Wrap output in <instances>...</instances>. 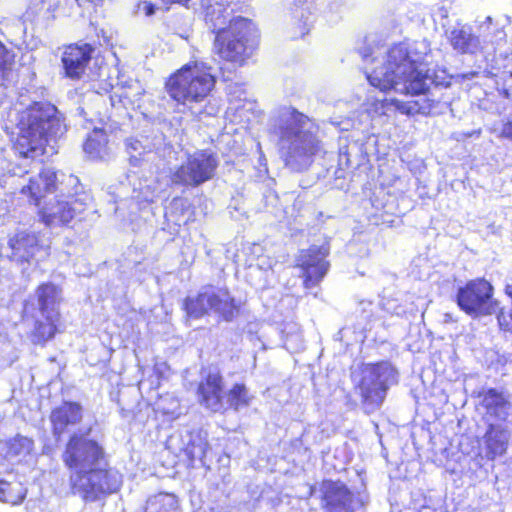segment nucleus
<instances>
[{"instance_id": "1", "label": "nucleus", "mask_w": 512, "mask_h": 512, "mask_svg": "<svg viewBox=\"0 0 512 512\" xmlns=\"http://www.w3.org/2000/svg\"><path fill=\"white\" fill-rule=\"evenodd\" d=\"M422 57L412 52L409 44L399 43L391 47L381 61L371 58V64L379 63L366 71L371 86L380 91L393 89L396 92L420 96L417 100L401 101L384 97L378 99L381 113L386 114L394 109L406 115H429L437 105L435 100L425 94L432 85H444L433 70L421 61Z\"/></svg>"}, {"instance_id": "2", "label": "nucleus", "mask_w": 512, "mask_h": 512, "mask_svg": "<svg viewBox=\"0 0 512 512\" xmlns=\"http://www.w3.org/2000/svg\"><path fill=\"white\" fill-rule=\"evenodd\" d=\"M62 460L70 471L72 492L85 501H96L121 487L122 475L109 467L104 449L92 439L71 436Z\"/></svg>"}, {"instance_id": "3", "label": "nucleus", "mask_w": 512, "mask_h": 512, "mask_svg": "<svg viewBox=\"0 0 512 512\" xmlns=\"http://www.w3.org/2000/svg\"><path fill=\"white\" fill-rule=\"evenodd\" d=\"M269 129L277 138L279 153L293 171L310 167L322 150L316 122L293 107H282L270 119Z\"/></svg>"}, {"instance_id": "4", "label": "nucleus", "mask_w": 512, "mask_h": 512, "mask_svg": "<svg viewBox=\"0 0 512 512\" xmlns=\"http://www.w3.org/2000/svg\"><path fill=\"white\" fill-rule=\"evenodd\" d=\"M16 124L19 131L14 149L30 159L47 153L49 141L62 137L67 130L63 114L48 102H37L21 111Z\"/></svg>"}, {"instance_id": "5", "label": "nucleus", "mask_w": 512, "mask_h": 512, "mask_svg": "<svg viewBox=\"0 0 512 512\" xmlns=\"http://www.w3.org/2000/svg\"><path fill=\"white\" fill-rule=\"evenodd\" d=\"M234 0L216 1L208 11V19L216 32L214 49L223 60L243 64L255 48L254 24L243 17L229 19Z\"/></svg>"}, {"instance_id": "6", "label": "nucleus", "mask_w": 512, "mask_h": 512, "mask_svg": "<svg viewBox=\"0 0 512 512\" xmlns=\"http://www.w3.org/2000/svg\"><path fill=\"white\" fill-rule=\"evenodd\" d=\"M211 68L203 62L192 61L171 74L165 82L168 96L181 106V112L189 111L195 116L202 114L198 108L215 86Z\"/></svg>"}, {"instance_id": "7", "label": "nucleus", "mask_w": 512, "mask_h": 512, "mask_svg": "<svg viewBox=\"0 0 512 512\" xmlns=\"http://www.w3.org/2000/svg\"><path fill=\"white\" fill-rule=\"evenodd\" d=\"M396 381L397 372L390 363L365 365L358 384L365 410L373 412L378 409L386 397L389 386Z\"/></svg>"}, {"instance_id": "8", "label": "nucleus", "mask_w": 512, "mask_h": 512, "mask_svg": "<svg viewBox=\"0 0 512 512\" xmlns=\"http://www.w3.org/2000/svg\"><path fill=\"white\" fill-rule=\"evenodd\" d=\"M184 308L189 317L198 319L210 313L230 321L238 312L234 298L226 289L203 287L195 296L185 299Z\"/></svg>"}, {"instance_id": "9", "label": "nucleus", "mask_w": 512, "mask_h": 512, "mask_svg": "<svg viewBox=\"0 0 512 512\" xmlns=\"http://www.w3.org/2000/svg\"><path fill=\"white\" fill-rule=\"evenodd\" d=\"M219 161L211 150H197L188 154L186 161L171 174V181L176 185L198 187L215 175Z\"/></svg>"}, {"instance_id": "10", "label": "nucleus", "mask_w": 512, "mask_h": 512, "mask_svg": "<svg viewBox=\"0 0 512 512\" xmlns=\"http://www.w3.org/2000/svg\"><path fill=\"white\" fill-rule=\"evenodd\" d=\"M493 287L484 279L469 281L458 289L457 304L470 316L491 315L498 310V303L492 299Z\"/></svg>"}, {"instance_id": "11", "label": "nucleus", "mask_w": 512, "mask_h": 512, "mask_svg": "<svg viewBox=\"0 0 512 512\" xmlns=\"http://www.w3.org/2000/svg\"><path fill=\"white\" fill-rule=\"evenodd\" d=\"M87 200V195H70L63 199H57L54 202L50 200L39 212L41 220L50 227L66 224L86 210L88 206Z\"/></svg>"}, {"instance_id": "12", "label": "nucleus", "mask_w": 512, "mask_h": 512, "mask_svg": "<svg viewBox=\"0 0 512 512\" xmlns=\"http://www.w3.org/2000/svg\"><path fill=\"white\" fill-rule=\"evenodd\" d=\"M328 254L329 247L327 245H313L300 252L297 263L303 270L304 284L307 288L315 286L326 275L329 268V263L326 261Z\"/></svg>"}, {"instance_id": "13", "label": "nucleus", "mask_w": 512, "mask_h": 512, "mask_svg": "<svg viewBox=\"0 0 512 512\" xmlns=\"http://www.w3.org/2000/svg\"><path fill=\"white\" fill-rule=\"evenodd\" d=\"M199 402L212 412L224 410L223 383L220 372L216 369H209L204 373L197 389Z\"/></svg>"}, {"instance_id": "14", "label": "nucleus", "mask_w": 512, "mask_h": 512, "mask_svg": "<svg viewBox=\"0 0 512 512\" xmlns=\"http://www.w3.org/2000/svg\"><path fill=\"white\" fill-rule=\"evenodd\" d=\"M322 491L328 512L354 511V496L343 483L326 481L322 485Z\"/></svg>"}, {"instance_id": "15", "label": "nucleus", "mask_w": 512, "mask_h": 512, "mask_svg": "<svg viewBox=\"0 0 512 512\" xmlns=\"http://www.w3.org/2000/svg\"><path fill=\"white\" fill-rule=\"evenodd\" d=\"M132 186L131 200L138 210L145 209L155 202L159 193V182L153 177H138L136 173L127 175Z\"/></svg>"}, {"instance_id": "16", "label": "nucleus", "mask_w": 512, "mask_h": 512, "mask_svg": "<svg viewBox=\"0 0 512 512\" xmlns=\"http://www.w3.org/2000/svg\"><path fill=\"white\" fill-rule=\"evenodd\" d=\"M92 52L93 47L90 44L68 46L62 56L66 75L73 79L80 78L91 59Z\"/></svg>"}, {"instance_id": "17", "label": "nucleus", "mask_w": 512, "mask_h": 512, "mask_svg": "<svg viewBox=\"0 0 512 512\" xmlns=\"http://www.w3.org/2000/svg\"><path fill=\"white\" fill-rule=\"evenodd\" d=\"M446 35L453 50L460 54H476L482 47L479 35H475L468 25L452 27L446 31Z\"/></svg>"}, {"instance_id": "18", "label": "nucleus", "mask_w": 512, "mask_h": 512, "mask_svg": "<svg viewBox=\"0 0 512 512\" xmlns=\"http://www.w3.org/2000/svg\"><path fill=\"white\" fill-rule=\"evenodd\" d=\"M511 431L503 423H490L483 436L486 448V457L494 460L498 456H503L508 449Z\"/></svg>"}, {"instance_id": "19", "label": "nucleus", "mask_w": 512, "mask_h": 512, "mask_svg": "<svg viewBox=\"0 0 512 512\" xmlns=\"http://www.w3.org/2000/svg\"><path fill=\"white\" fill-rule=\"evenodd\" d=\"M56 181L55 171L44 168L37 176L30 178L28 185L22 187L21 193L27 195L30 201L38 206L46 194L54 192Z\"/></svg>"}, {"instance_id": "20", "label": "nucleus", "mask_w": 512, "mask_h": 512, "mask_svg": "<svg viewBox=\"0 0 512 512\" xmlns=\"http://www.w3.org/2000/svg\"><path fill=\"white\" fill-rule=\"evenodd\" d=\"M478 33L482 42L479 52L493 53L497 52L507 42V35L504 29L493 22L490 16H487L478 25Z\"/></svg>"}, {"instance_id": "21", "label": "nucleus", "mask_w": 512, "mask_h": 512, "mask_svg": "<svg viewBox=\"0 0 512 512\" xmlns=\"http://www.w3.org/2000/svg\"><path fill=\"white\" fill-rule=\"evenodd\" d=\"M8 244L12 250V258L18 262H29L41 249L37 236L26 231L17 232L9 239Z\"/></svg>"}, {"instance_id": "22", "label": "nucleus", "mask_w": 512, "mask_h": 512, "mask_svg": "<svg viewBox=\"0 0 512 512\" xmlns=\"http://www.w3.org/2000/svg\"><path fill=\"white\" fill-rule=\"evenodd\" d=\"M481 405L488 417L502 421L506 420L512 408L508 396L494 388L483 392Z\"/></svg>"}, {"instance_id": "23", "label": "nucleus", "mask_w": 512, "mask_h": 512, "mask_svg": "<svg viewBox=\"0 0 512 512\" xmlns=\"http://www.w3.org/2000/svg\"><path fill=\"white\" fill-rule=\"evenodd\" d=\"M81 418L80 405L76 403H64L51 413L54 434L59 437L70 425L77 424Z\"/></svg>"}, {"instance_id": "24", "label": "nucleus", "mask_w": 512, "mask_h": 512, "mask_svg": "<svg viewBox=\"0 0 512 512\" xmlns=\"http://www.w3.org/2000/svg\"><path fill=\"white\" fill-rule=\"evenodd\" d=\"M39 313L50 315L60 314L59 304L62 300V290L53 283H45L36 290Z\"/></svg>"}, {"instance_id": "25", "label": "nucleus", "mask_w": 512, "mask_h": 512, "mask_svg": "<svg viewBox=\"0 0 512 512\" xmlns=\"http://www.w3.org/2000/svg\"><path fill=\"white\" fill-rule=\"evenodd\" d=\"M60 0H29L23 22L45 23L53 19Z\"/></svg>"}, {"instance_id": "26", "label": "nucleus", "mask_w": 512, "mask_h": 512, "mask_svg": "<svg viewBox=\"0 0 512 512\" xmlns=\"http://www.w3.org/2000/svg\"><path fill=\"white\" fill-rule=\"evenodd\" d=\"M129 163L133 167H142L152 156V146L147 138L129 137L125 140Z\"/></svg>"}, {"instance_id": "27", "label": "nucleus", "mask_w": 512, "mask_h": 512, "mask_svg": "<svg viewBox=\"0 0 512 512\" xmlns=\"http://www.w3.org/2000/svg\"><path fill=\"white\" fill-rule=\"evenodd\" d=\"M59 322L60 314L48 315L46 313H40V317L35 321L32 341L35 344H44L52 339L58 331Z\"/></svg>"}, {"instance_id": "28", "label": "nucleus", "mask_w": 512, "mask_h": 512, "mask_svg": "<svg viewBox=\"0 0 512 512\" xmlns=\"http://www.w3.org/2000/svg\"><path fill=\"white\" fill-rule=\"evenodd\" d=\"M112 94L110 95V100L112 105L114 106L116 102L122 103L124 106L127 104H134L140 99L142 95V89L138 82L130 81L126 83V85L116 86L112 85Z\"/></svg>"}, {"instance_id": "29", "label": "nucleus", "mask_w": 512, "mask_h": 512, "mask_svg": "<svg viewBox=\"0 0 512 512\" xmlns=\"http://www.w3.org/2000/svg\"><path fill=\"white\" fill-rule=\"evenodd\" d=\"M108 138L103 129H94L89 134L85 143L84 151L92 159H104L108 155Z\"/></svg>"}, {"instance_id": "30", "label": "nucleus", "mask_w": 512, "mask_h": 512, "mask_svg": "<svg viewBox=\"0 0 512 512\" xmlns=\"http://www.w3.org/2000/svg\"><path fill=\"white\" fill-rule=\"evenodd\" d=\"M143 512H179V501L174 494L161 492L147 499Z\"/></svg>"}, {"instance_id": "31", "label": "nucleus", "mask_w": 512, "mask_h": 512, "mask_svg": "<svg viewBox=\"0 0 512 512\" xmlns=\"http://www.w3.org/2000/svg\"><path fill=\"white\" fill-rule=\"evenodd\" d=\"M225 404L234 410H240L250 405L253 396L244 384H235L224 396Z\"/></svg>"}, {"instance_id": "32", "label": "nucleus", "mask_w": 512, "mask_h": 512, "mask_svg": "<svg viewBox=\"0 0 512 512\" xmlns=\"http://www.w3.org/2000/svg\"><path fill=\"white\" fill-rule=\"evenodd\" d=\"M33 447L34 442L32 439L25 436L17 435L10 441L8 453L11 456L25 458L26 456L30 455V453L33 450Z\"/></svg>"}, {"instance_id": "33", "label": "nucleus", "mask_w": 512, "mask_h": 512, "mask_svg": "<svg viewBox=\"0 0 512 512\" xmlns=\"http://www.w3.org/2000/svg\"><path fill=\"white\" fill-rule=\"evenodd\" d=\"M209 444L201 436H196L188 443L185 453L191 461L202 460L208 451Z\"/></svg>"}, {"instance_id": "34", "label": "nucleus", "mask_w": 512, "mask_h": 512, "mask_svg": "<svg viewBox=\"0 0 512 512\" xmlns=\"http://www.w3.org/2000/svg\"><path fill=\"white\" fill-rule=\"evenodd\" d=\"M12 55L0 42V80L3 81L8 78L10 66L12 64Z\"/></svg>"}, {"instance_id": "35", "label": "nucleus", "mask_w": 512, "mask_h": 512, "mask_svg": "<svg viewBox=\"0 0 512 512\" xmlns=\"http://www.w3.org/2000/svg\"><path fill=\"white\" fill-rule=\"evenodd\" d=\"M501 136L512 141V111L507 115L503 123Z\"/></svg>"}, {"instance_id": "36", "label": "nucleus", "mask_w": 512, "mask_h": 512, "mask_svg": "<svg viewBox=\"0 0 512 512\" xmlns=\"http://www.w3.org/2000/svg\"><path fill=\"white\" fill-rule=\"evenodd\" d=\"M503 78H512V53L506 57L502 71Z\"/></svg>"}, {"instance_id": "37", "label": "nucleus", "mask_w": 512, "mask_h": 512, "mask_svg": "<svg viewBox=\"0 0 512 512\" xmlns=\"http://www.w3.org/2000/svg\"><path fill=\"white\" fill-rule=\"evenodd\" d=\"M340 162L349 165L351 163V153L349 147H340L339 150Z\"/></svg>"}, {"instance_id": "38", "label": "nucleus", "mask_w": 512, "mask_h": 512, "mask_svg": "<svg viewBox=\"0 0 512 512\" xmlns=\"http://www.w3.org/2000/svg\"><path fill=\"white\" fill-rule=\"evenodd\" d=\"M139 9L145 13L146 16H151L155 12V7L153 4L148 2H143L139 5Z\"/></svg>"}, {"instance_id": "39", "label": "nucleus", "mask_w": 512, "mask_h": 512, "mask_svg": "<svg viewBox=\"0 0 512 512\" xmlns=\"http://www.w3.org/2000/svg\"><path fill=\"white\" fill-rule=\"evenodd\" d=\"M9 484L5 481H0V501L9 502L8 497L6 496L7 489L9 488Z\"/></svg>"}, {"instance_id": "40", "label": "nucleus", "mask_w": 512, "mask_h": 512, "mask_svg": "<svg viewBox=\"0 0 512 512\" xmlns=\"http://www.w3.org/2000/svg\"><path fill=\"white\" fill-rule=\"evenodd\" d=\"M185 204H186V200H184L182 198H175L172 201V205L175 207H178V206L183 207Z\"/></svg>"}, {"instance_id": "41", "label": "nucleus", "mask_w": 512, "mask_h": 512, "mask_svg": "<svg viewBox=\"0 0 512 512\" xmlns=\"http://www.w3.org/2000/svg\"><path fill=\"white\" fill-rule=\"evenodd\" d=\"M164 3L166 4H171V3H187L189 0H162Z\"/></svg>"}, {"instance_id": "42", "label": "nucleus", "mask_w": 512, "mask_h": 512, "mask_svg": "<svg viewBox=\"0 0 512 512\" xmlns=\"http://www.w3.org/2000/svg\"><path fill=\"white\" fill-rule=\"evenodd\" d=\"M476 74H477L476 72H470L468 74H464L463 78L472 79V78H474L476 76Z\"/></svg>"}, {"instance_id": "43", "label": "nucleus", "mask_w": 512, "mask_h": 512, "mask_svg": "<svg viewBox=\"0 0 512 512\" xmlns=\"http://www.w3.org/2000/svg\"><path fill=\"white\" fill-rule=\"evenodd\" d=\"M88 2L94 4V5H99L102 3L103 0H87Z\"/></svg>"}, {"instance_id": "44", "label": "nucleus", "mask_w": 512, "mask_h": 512, "mask_svg": "<svg viewBox=\"0 0 512 512\" xmlns=\"http://www.w3.org/2000/svg\"><path fill=\"white\" fill-rule=\"evenodd\" d=\"M370 56H371V54L366 53V51L363 53V58H364L365 61H368Z\"/></svg>"}, {"instance_id": "45", "label": "nucleus", "mask_w": 512, "mask_h": 512, "mask_svg": "<svg viewBox=\"0 0 512 512\" xmlns=\"http://www.w3.org/2000/svg\"><path fill=\"white\" fill-rule=\"evenodd\" d=\"M304 11H305V10H304V9H302V10L300 11V13H299V15H298V16H300L301 18H303V17H304V15H305Z\"/></svg>"}, {"instance_id": "46", "label": "nucleus", "mask_w": 512, "mask_h": 512, "mask_svg": "<svg viewBox=\"0 0 512 512\" xmlns=\"http://www.w3.org/2000/svg\"><path fill=\"white\" fill-rule=\"evenodd\" d=\"M307 32H308V29H306V31L301 32V34L305 35V33H307Z\"/></svg>"}, {"instance_id": "47", "label": "nucleus", "mask_w": 512, "mask_h": 512, "mask_svg": "<svg viewBox=\"0 0 512 512\" xmlns=\"http://www.w3.org/2000/svg\"><path fill=\"white\" fill-rule=\"evenodd\" d=\"M291 3H294V0H292Z\"/></svg>"}]
</instances>
